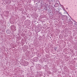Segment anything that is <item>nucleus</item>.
<instances>
[{
    "label": "nucleus",
    "instance_id": "f257e3e1",
    "mask_svg": "<svg viewBox=\"0 0 77 77\" xmlns=\"http://www.w3.org/2000/svg\"><path fill=\"white\" fill-rule=\"evenodd\" d=\"M59 6V4H58V3H56L54 5V7H55V8H57V7H58V6Z\"/></svg>",
    "mask_w": 77,
    "mask_h": 77
},
{
    "label": "nucleus",
    "instance_id": "f03ea898",
    "mask_svg": "<svg viewBox=\"0 0 77 77\" xmlns=\"http://www.w3.org/2000/svg\"><path fill=\"white\" fill-rule=\"evenodd\" d=\"M69 24L70 25H71V24H73V22L71 21H69Z\"/></svg>",
    "mask_w": 77,
    "mask_h": 77
},
{
    "label": "nucleus",
    "instance_id": "7ed1b4c3",
    "mask_svg": "<svg viewBox=\"0 0 77 77\" xmlns=\"http://www.w3.org/2000/svg\"><path fill=\"white\" fill-rule=\"evenodd\" d=\"M75 27V29H77V25L76 23L74 24V26Z\"/></svg>",
    "mask_w": 77,
    "mask_h": 77
},
{
    "label": "nucleus",
    "instance_id": "20e7f679",
    "mask_svg": "<svg viewBox=\"0 0 77 77\" xmlns=\"http://www.w3.org/2000/svg\"><path fill=\"white\" fill-rule=\"evenodd\" d=\"M36 59L37 60V61H38V58L37 57L35 58V60Z\"/></svg>",
    "mask_w": 77,
    "mask_h": 77
},
{
    "label": "nucleus",
    "instance_id": "39448f33",
    "mask_svg": "<svg viewBox=\"0 0 77 77\" xmlns=\"http://www.w3.org/2000/svg\"><path fill=\"white\" fill-rule=\"evenodd\" d=\"M57 13H58V14H60V12H59V11H57Z\"/></svg>",
    "mask_w": 77,
    "mask_h": 77
},
{
    "label": "nucleus",
    "instance_id": "423d86ee",
    "mask_svg": "<svg viewBox=\"0 0 77 77\" xmlns=\"http://www.w3.org/2000/svg\"><path fill=\"white\" fill-rule=\"evenodd\" d=\"M64 11H65L66 12L67 14H68V15H69V14H68V13H67V12H66V11H65V10H64Z\"/></svg>",
    "mask_w": 77,
    "mask_h": 77
}]
</instances>
